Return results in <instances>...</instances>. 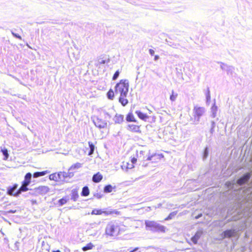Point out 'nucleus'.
Wrapping results in <instances>:
<instances>
[{
  "label": "nucleus",
  "instance_id": "obj_1",
  "mask_svg": "<svg viewBox=\"0 0 252 252\" xmlns=\"http://www.w3.org/2000/svg\"><path fill=\"white\" fill-rule=\"evenodd\" d=\"M251 175L249 173L244 174L242 176L235 181V180L231 182H226L225 185L229 189L236 190L235 187L242 186L247 185V187L245 189H240L239 192H242L244 204V215L248 216L252 220V187H250L248 184Z\"/></svg>",
  "mask_w": 252,
  "mask_h": 252
},
{
  "label": "nucleus",
  "instance_id": "obj_2",
  "mask_svg": "<svg viewBox=\"0 0 252 252\" xmlns=\"http://www.w3.org/2000/svg\"><path fill=\"white\" fill-rule=\"evenodd\" d=\"M145 224L147 230L154 232L164 233L165 232L166 227L157 221L146 220Z\"/></svg>",
  "mask_w": 252,
  "mask_h": 252
},
{
  "label": "nucleus",
  "instance_id": "obj_3",
  "mask_svg": "<svg viewBox=\"0 0 252 252\" xmlns=\"http://www.w3.org/2000/svg\"><path fill=\"white\" fill-rule=\"evenodd\" d=\"M129 88L128 81L126 79L121 80L115 87L116 93H120L123 96H127Z\"/></svg>",
  "mask_w": 252,
  "mask_h": 252
},
{
  "label": "nucleus",
  "instance_id": "obj_4",
  "mask_svg": "<svg viewBox=\"0 0 252 252\" xmlns=\"http://www.w3.org/2000/svg\"><path fill=\"white\" fill-rule=\"evenodd\" d=\"M119 230V227L116 223L110 222L106 226L105 233L107 235L115 236L118 235Z\"/></svg>",
  "mask_w": 252,
  "mask_h": 252
},
{
  "label": "nucleus",
  "instance_id": "obj_5",
  "mask_svg": "<svg viewBox=\"0 0 252 252\" xmlns=\"http://www.w3.org/2000/svg\"><path fill=\"white\" fill-rule=\"evenodd\" d=\"M205 108L203 107L195 106L193 109V114L194 117V123L195 124H198L200 122V118L205 113Z\"/></svg>",
  "mask_w": 252,
  "mask_h": 252
},
{
  "label": "nucleus",
  "instance_id": "obj_6",
  "mask_svg": "<svg viewBox=\"0 0 252 252\" xmlns=\"http://www.w3.org/2000/svg\"><path fill=\"white\" fill-rule=\"evenodd\" d=\"M104 214L105 216L118 215L119 212L116 210L107 209L106 210L101 209H94L91 213L92 215H99Z\"/></svg>",
  "mask_w": 252,
  "mask_h": 252
},
{
  "label": "nucleus",
  "instance_id": "obj_7",
  "mask_svg": "<svg viewBox=\"0 0 252 252\" xmlns=\"http://www.w3.org/2000/svg\"><path fill=\"white\" fill-rule=\"evenodd\" d=\"M92 119L95 126L99 129L105 128L107 126V123L104 120L95 116Z\"/></svg>",
  "mask_w": 252,
  "mask_h": 252
},
{
  "label": "nucleus",
  "instance_id": "obj_8",
  "mask_svg": "<svg viewBox=\"0 0 252 252\" xmlns=\"http://www.w3.org/2000/svg\"><path fill=\"white\" fill-rule=\"evenodd\" d=\"M50 189L48 187L45 186H40L37 188H34L32 192H30L31 194H41L44 195L49 192Z\"/></svg>",
  "mask_w": 252,
  "mask_h": 252
},
{
  "label": "nucleus",
  "instance_id": "obj_9",
  "mask_svg": "<svg viewBox=\"0 0 252 252\" xmlns=\"http://www.w3.org/2000/svg\"><path fill=\"white\" fill-rule=\"evenodd\" d=\"M18 185L17 184H15L12 186H10L7 188V193L9 195H12L15 197L19 196V194H17V190Z\"/></svg>",
  "mask_w": 252,
  "mask_h": 252
},
{
  "label": "nucleus",
  "instance_id": "obj_10",
  "mask_svg": "<svg viewBox=\"0 0 252 252\" xmlns=\"http://www.w3.org/2000/svg\"><path fill=\"white\" fill-rule=\"evenodd\" d=\"M218 63L221 64L220 68L222 70H225L228 74H232L234 70V67L233 66L228 65L222 62H219Z\"/></svg>",
  "mask_w": 252,
  "mask_h": 252
},
{
  "label": "nucleus",
  "instance_id": "obj_11",
  "mask_svg": "<svg viewBox=\"0 0 252 252\" xmlns=\"http://www.w3.org/2000/svg\"><path fill=\"white\" fill-rule=\"evenodd\" d=\"M163 158V156L162 154H155L151 156H148L146 158V160H151L152 162H157V160H159Z\"/></svg>",
  "mask_w": 252,
  "mask_h": 252
},
{
  "label": "nucleus",
  "instance_id": "obj_12",
  "mask_svg": "<svg viewBox=\"0 0 252 252\" xmlns=\"http://www.w3.org/2000/svg\"><path fill=\"white\" fill-rule=\"evenodd\" d=\"M203 230L202 229L198 230L191 238V241L194 244H196L197 243L198 240L200 239L201 236L203 234Z\"/></svg>",
  "mask_w": 252,
  "mask_h": 252
},
{
  "label": "nucleus",
  "instance_id": "obj_13",
  "mask_svg": "<svg viewBox=\"0 0 252 252\" xmlns=\"http://www.w3.org/2000/svg\"><path fill=\"white\" fill-rule=\"evenodd\" d=\"M235 233V230L234 229H227L224 231L221 234L222 238H230L234 236Z\"/></svg>",
  "mask_w": 252,
  "mask_h": 252
},
{
  "label": "nucleus",
  "instance_id": "obj_14",
  "mask_svg": "<svg viewBox=\"0 0 252 252\" xmlns=\"http://www.w3.org/2000/svg\"><path fill=\"white\" fill-rule=\"evenodd\" d=\"M127 130L133 132L140 133V126L135 125H128L126 127Z\"/></svg>",
  "mask_w": 252,
  "mask_h": 252
},
{
  "label": "nucleus",
  "instance_id": "obj_15",
  "mask_svg": "<svg viewBox=\"0 0 252 252\" xmlns=\"http://www.w3.org/2000/svg\"><path fill=\"white\" fill-rule=\"evenodd\" d=\"M113 120L115 124H121L124 121V116L122 114H116Z\"/></svg>",
  "mask_w": 252,
  "mask_h": 252
},
{
  "label": "nucleus",
  "instance_id": "obj_16",
  "mask_svg": "<svg viewBox=\"0 0 252 252\" xmlns=\"http://www.w3.org/2000/svg\"><path fill=\"white\" fill-rule=\"evenodd\" d=\"M32 177V174L30 172L27 173L25 177H24V180L22 182L23 184L25 185L29 186L30 183H31V180Z\"/></svg>",
  "mask_w": 252,
  "mask_h": 252
},
{
  "label": "nucleus",
  "instance_id": "obj_17",
  "mask_svg": "<svg viewBox=\"0 0 252 252\" xmlns=\"http://www.w3.org/2000/svg\"><path fill=\"white\" fill-rule=\"evenodd\" d=\"M102 175L99 172H97L93 175L92 177V181L94 183H97L100 182L102 180Z\"/></svg>",
  "mask_w": 252,
  "mask_h": 252
},
{
  "label": "nucleus",
  "instance_id": "obj_18",
  "mask_svg": "<svg viewBox=\"0 0 252 252\" xmlns=\"http://www.w3.org/2000/svg\"><path fill=\"white\" fill-rule=\"evenodd\" d=\"M135 113L137 114V116L142 120L146 121L149 118V116L147 114L142 112L140 111H136Z\"/></svg>",
  "mask_w": 252,
  "mask_h": 252
},
{
  "label": "nucleus",
  "instance_id": "obj_19",
  "mask_svg": "<svg viewBox=\"0 0 252 252\" xmlns=\"http://www.w3.org/2000/svg\"><path fill=\"white\" fill-rule=\"evenodd\" d=\"M79 196L76 189H73L71 190L70 199L73 201H76Z\"/></svg>",
  "mask_w": 252,
  "mask_h": 252
},
{
  "label": "nucleus",
  "instance_id": "obj_20",
  "mask_svg": "<svg viewBox=\"0 0 252 252\" xmlns=\"http://www.w3.org/2000/svg\"><path fill=\"white\" fill-rule=\"evenodd\" d=\"M49 171L48 170L42 171L40 172H35L33 174V177L36 178L39 177L43 176L49 173Z\"/></svg>",
  "mask_w": 252,
  "mask_h": 252
},
{
  "label": "nucleus",
  "instance_id": "obj_21",
  "mask_svg": "<svg viewBox=\"0 0 252 252\" xmlns=\"http://www.w3.org/2000/svg\"><path fill=\"white\" fill-rule=\"evenodd\" d=\"M126 119L127 122H137V120L135 119L133 114L131 112H129L127 114Z\"/></svg>",
  "mask_w": 252,
  "mask_h": 252
},
{
  "label": "nucleus",
  "instance_id": "obj_22",
  "mask_svg": "<svg viewBox=\"0 0 252 252\" xmlns=\"http://www.w3.org/2000/svg\"><path fill=\"white\" fill-rule=\"evenodd\" d=\"M28 185H25L22 183L21 186L20 187L19 189L17 190V194L19 195L23 192L27 191L29 190V189L28 188Z\"/></svg>",
  "mask_w": 252,
  "mask_h": 252
},
{
  "label": "nucleus",
  "instance_id": "obj_23",
  "mask_svg": "<svg viewBox=\"0 0 252 252\" xmlns=\"http://www.w3.org/2000/svg\"><path fill=\"white\" fill-rule=\"evenodd\" d=\"M126 96H123L122 94H120L119 98V102L123 106L126 105L128 102V100L126 98Z\"/></svg>",
  "mask_w": 252,
  "mask_h": 252
},
{
  "label": "nucleus",
  "instance_id": "obj_24",
  "mask_svg": "<svg viewBox=\"0 0 252 252\" xmlns=\"http://www.w3.org/2000/svg\"><path fill=\"white\" fill-rule=\"evenodd\" d=\"M145 153L143 151H140L139 152L138 151H136V157L139 160H146L144 156Z\"/></svg>",
  "mask_w": 252,
  "mask_h": 252
},
{
  "label": "nucleus",
  "instance_id": "obj_25",
  "mask_svg": "<svg viewBox=\"0 0 252 252\" xmlns=\"http://www.w3.org/2000/svg\"><path fill=\"white\" fill-rule=\"evenodd\" d=\"M90 190L88 186H84L82 188L81 195L82 196H87L89 195Z\"/></svg>",
  "mask_w": 252,
  "mask_h": 252
},
{
  "label": "nucleus",
  "instance_id": "obj_26",
  "mask_svg": "<svg viewBox=\"0 0 252 252\" xmlns=\"http://www.w3.org/2000/svg\"><path fill=\"white\" fill-rule=\"evenodd\" d=\"M58 182H61L62 184L64 183V178L63 177L64 174L62 172H59L57 173Z\"/></svg>",
  "mask_w": 252,
  "mask_h": 252
},
{
  "label": "nucleus",
  "instance_id": "obj_27",
  "mask_svg": "<svg viewBox=\"0 0 252 252\" xmlns=\"http://www.w3.org/2000/svg\"><path fill=\"white\" fill-rule=\"evenodd\" d=\"M115 188V186L112 187L111 185H107L104 187L103 191L105 193H110L112 191L113 189Z\"/></svg>",
  "mask_w": 252,
  "mask_h": 252
},
{
  "label": "nucleus",
  "instance_id": "obj_28",
  "mask_svg": "<svg viewBox=\"0 0 252 252\" xmlns=\"http://www.w3.org/2000/svg\"><path fill=\"white\" fill-rule=\"evenodd\" d=\"M218 110V107L216 105L215 103L211 107V116L213 118H215L217 116V112Z\"/></svg>",
  "mask_w": 252,
  "mask_h": 252
},
{
  "label": "nucleus",
  "instance_id": "obj_29",
  "mask_svg": "<svg viewBox=\"0 0 252 252\" xmlns=\"http://www.w3.org/2000/svg\"><path fill=\"white\" fill-rule=\"evenodd\" d=\"M69 198L67 196H65L58 200V203L60 206H63L68 201Z\"/></svg>",
  "mask_w": 252,
  "mask_h": 252
},
{
  "label": "nucleus",
  "instance_id": "obj_30",
  "mask_svg": "<svg viewBox=\"0 0 252 252\" xmlns=\"http://www.w3.org/2000/svg\"><path fill=\"white\" fill-rule=\"evenodd\" d=\"M88 143H89V148H90V151L89 152L88 155L89 156H91L94 153L95 147L92 142H89Z\"/></svg>",
  "mask_w": 252,
  "mask_h": 252
},
{
  "label": "nucleus",
  "instance_id": "obj_31",
  "mask_svg": "<svg viewBox=\"0 0 252 252\" xmlns=\"http://www.w3.org/2000/svg\"><path fill=\"white\" fill-rule=\"evenodd\" d=\"M1 152L3 156V159L7 160L9 157V154L8 153V151L6 148H3L1 149Z\"/></svg>",
  "mask_w": 252,
  "mask_h": 252
},
{
  "label": "nucleus",
  "instance_id": "obj_32",
  "mask_svg": "<svg viewBox=\"0 0 252 252\" xmlns=\"http://www.w3.org/2000/svg\"><path fill=\"white\" fill-rule=\"evenodd\" d=\"M94 247V245L92 243H90L87 244L86 246L83 247L82 248V250L83 251H87L89 250H92Z\"/></svg>",
  "mask_w": 252,
  "mask_h": 252
},
{
  "label": "nucleus",
  "instance_id": "obj_33",
  "mask_svg": "<svg viewBox=\"0 0 252 252\" xmlns=\"http://www.w3.org/2000/svg\"><path fill=\"white\" fill-rule=\"evenodd\" d=\"M107 96L108 99L113 100L114 97V93L112 89H110L107 93Z\"/></svg>",
  "mask_w": 252,
  "mask_h": 252
},
{
  "label": "nucleus",
  "instance_id": "obj_34",
  "mask_svg": "<svg viewBox=\"0 0 252 252\" xmlns=\"http://www.w3.org/2000/svg\"><path fill=\"white\" fill-rule=\"evenodd\" d=\"M177 214V211H174L169 214L168 216L164 219V220H168L173 219Z\"/></svg>",
  "mask_w": 252,
  "mask_h": 252
},
{
  "label": "nucleus",
  "instance_id": "obj_35",
  "mask_svg": "<svg viewBox=\"0 0 252 252\" xmlns=\"http://www.w3.org/2000/svg\"><path fill=\"white\" fill-rule=\"evenodd\" d=\"M82 166V164L79 162L73 164L70 167V170L79 169Z\"/></svg>",
  "mask_w": 252,
  "mask_h": 252
},
{
  "label": "nucleus",
  "instance_id": "obj_36",
  "mask_svg": "<svg viewBox=\"0 0 252 252\" xmlns=\"http://www.w3.org/2000/svg\"><path fill=\"white\" fill-rule=\"evenodd\" d=\"M209 155V149L208 147H206L203 151V159L204 160H205L208 157Z\"/></svg>",
  "mask_w": 252,
  "mask_h": 252
},
{
  "label": "nucleus",
  "instance_id": "obj_37",
  "mask_svg": "<svg viewBox=\"0 0 252 252\" xmlns=\"http://www.w3.org/2000/svg\"><path fill=\"white\" fill-rule=\"evenodd\" d=\"M49 179L50 180H53L56 182H58L57 173H53L49 176Z\"/></svg>",
  "mask_w": 252,
  "mask_h": 252
},
{
  "label": "nucleus",
  "instance_id": "obj_38",
  "mask_svg": "<svg viewBox=\"0 0 252 252\" xmlns=\"http://www.w3.org/2000/svg\"><path fill=\"white\" fill-rule=\"evenodd\" d=\"M178 96L177 94H175L173 90L172 91V94L170 96V99L171 101H174Z\"/></svg>",
  "mask_w": 252,
  "mask_h": 252
},
{
  "label": "nucleus",
  "instance_id": "obj_39",
  "mask_svg": "<svg viewBox=\"0 0 252 252\" xmlns=\"http://www.w3.org/2000/svg\"><path fill=\"white\" fill-rule=\"evenodd\" d=\"M205 95L207 102H208L211 99L210 92L209 87L207 88Z\"/></svg>",
  "mask_w": 252,
  "mask_h": 252
},
{
  "label": "nucleus",
  "instance_id": "obj_40",
  "mask_svg": "<svg viewBox=\"0 0 252 252\" xmlns=\"http://www.w3.org/2000/svg\"><path fill=\"white\" fill-rule=\"evenodd\" d=\"M50 247L49 246L44 242V241H43L42 242V250H45L46 251H49Z\"/></svg>",
  "mask_w": 252,
  "mask_h": 252
},
{
  "label": "nucleus",
  "instance_id": "obj_41",
  "mask_svg": "<svg viewBox=\"0 0 252 252\" xmlns=\"http://www.w3.org/2000/svg\"><path fill=\"white\" fill-rule=\"evenodd\" d=\"M120 73V71L119 70H117L114 73L112 79L113 80H116L119 77Z\"/></svg>",
  "mask_w": 252,
  "mask_h": 252
},
{
  "label": "nucleus",
  "instance_id": "obj_42",
  "mask_svg": "<svg viewBox=\"0 0 252 252\" xmlns=\"http://www.w3.org/2000/svg\"><path fill=\"white\" fill-rule=\"evenodd\" d=\"M11 33L14 37L22 40V37L19 34L15 33L13 31H11Z\"/></svg>",
  "mask_w": 252,
  "mask_h": 252
},
{
  "label": "nucleus",
  "instance_id": "obj_43",
  "mask_svg": "<svg viewBox=\"0 0 252 252\" xmlns=\"http://www.w3.org/2000/svg\"><path fill=\"white\" fill-rule=\"evenodd\" d=\"M103 195L100 192H97L94 194V196L97 199L102 198Z\"/></svg>",
  "mask_w": 252,
  "mask_h": 252
},
{
  "label": "nucleus",
  "instance_id": "obj_44",
  "mask_svg": "<svg viewBox=\"0 0 252 252\" xmlns=\"http://www.w3.org/2000/svg\"><path fill=\"white\" fill-rule=\"evenodd\" d=\"M71 170H70V168H69L68 170V171L67 172L68 179L72 178L74 175V173L73 172H71L70 171Z\"/></svg>",
  "mask_w": 252,
  "mask_h": 252
},
{
  "label": "nucleus",
  "instance_id": "obj_45",
  "mask_svg": "<svg viewBox=\"0 0 252 252\" xmlns=\"http://www.w3.org/2000/svg\"><path fill=\"white\" fill-rule=\"evenodd\" d=\"M62 173L64 174L63 176V177L64 178V183L68 182V178L67 172L63 171V172H62Z\"/></svg>",
  "mask_w": 252,
  "mask_h": 252
},
{
  "label": "nucleus",
  "instance_id": "obj_46",
  "mask_svg": "<svg viewBox=\"0 0 252 252\" xmlns=\"http://www.w3.org/2000/svg\"><path fill=\"white\" fill-rule=\"evenodd\" d=\"M98 63L100 64H105L106 63V60L103 59H99L98 60Z\"/></svg>",
  "mask_w": 252,
  "mask_h": 252
},
{
  "label": "nucleus",
  "instance_id": "obj_47",
  "mask_svg": "<svg viewBox=\"0 0 252 252\" xmlns=\"http://www.w3.org/2000/svg\"><path fill=\"white\" fill-rule=\"evenodd\" d=\"M93 27L94 26L92 24H87L85 26V28L87 29H91L93 28Z\"/></svg>",
  "mask_w": 252,
  "mask_h": 252
},
{
  "label": "nucleus",
  "instance_id": "obj_48",
  "mask_svg": "<svg viewBox=\"0 0 252 252\" xmlns=\"http://www.w3.org/2000/svg\"><path fill=\"white\" fill-rule=\"evenodd\" d=\"M149 54L151 55V56H153L155 54V51L154 50L152 49H149Z\"/></svg>",
  "mask_w": 252,
  "mask_h": 252
},
{
  "label": "nucleus",
  "instance_id": "obj_49",
  "mask_svg": "<svg viewBox=\"0 0 252 252\" xmlns=\"http://www.w3.org/2000/svg\"><path fill=\"white\" fill-rule=\"evenodd\" d=\"M216 126V123L214 121H211V128H214Z\"/></svg>",
  "mask_w": 252,
  "mask_h": 252
},
{
  "label": "nucleus",
  "instance_id": "obj_50",
  "mask_svg": "<svg viewBox=\"0 0 252 252\" xmlns=\"http://www.w3.org/2000/svg\"><path fill=\"white\" fill-rule=\"evenodd\" d=\"M137 161V158H133L131 160V163H132V164H133L134 163H135Z\"/></svg>",
  "mask_w": 252,
  "mask_h": 252
},
{
  "label": "nucleus",
  "instance_id": "obj_51",
  "mask_svg": "<svg viewBox=\"0 0 252 252\" xmlns=\"http://www.w3.org/2000/svg\"><path fill=\"white\" fill-rule=\"evenodd\" d=\"M16 212V210H10L9 211H7V213H11V214H14Z\"/></svg>",
  "mask_w": 252,
  "mask_h": 252
},
{
  "label": "nucleus",
  "instance_id": "obj_52",
  "mask_svg": "<svg viewBox=\"0 0 252 252\" xmlns=\"http://www.w3.org/2000/svg\"><path fill=\"white\" fill-rule=\"evenodd\" d=\"M202 216V214L200 213L195 217V219H198Z\"/></svg>",
  "mask_w": 252,
  "mask_h": 252
},
{
  "label": "nucleus",
  "instance_id": "obj_53",
  "mask_svg": "<svg viewBox=\"0 0 252 252\" xmlns=\"http://www.w3.org/2000/svg\"><path fill=\"white\" fill-rule=\"evenodd\" d=\"M19 242H16V243H15V247L16 248V250H18L19 249V247H18V244H19Z\"/></svg>",
  "mask_w": 252,
  "mask_h": 252
},
{
  "label": "nucleus",
  "instance_id": "obj_54",
  "mask_svg": "<svg viewBox=\"0 0 252 252\" xmlns=\"http://www.w3.org/2000/svg\"><path fill=\"white\" fill-rule=\"evenodd\" d=\"M159 57L158 55H155L154 57V60L155 61H157L159 59Z\"/></svg>",
  "mask_w": 252,
  "mask_h": 252
},
{
  "label": "nucleus",
  "instance_id": "obj_55",
  "mask_svg": "<svg viewBox=\"0 0 252 252\" xmlns=\"http://www.w3.org/2000/svg\"><path fill=\"white\" fill-rule=\"evenodd\" d=\"M215 129L214 128H211H211L210 129V133L211 134H213V133L214 132V131H215V129Z\"/></svg>",
  "mask_w": 252,
  "mask_h": 252
},
{
  "label": "nucleus",
  "instance_id": "obj_56",
  "mask_svg": "<svg viewBox=\"0 0 252 252\" xmlns=\"http://www.w3.org/2000/svg\"><path fill=\"white\" fill-rule=\"evenodd\" d=\"M31 202H32V205H34V204H37V201L36 200L32 199L31 200Z\"/></svg>",
  "mask_w": 252,
  "mask_h": 252
},
{
  "label": "nucleus",
  "instance_id": "obj_57",
  "mask_svg": "<svg viewBox=\"0 0 252 252\" xmlns=\"http://www.w3.org/2000/svg\"><path fill=\"white\" fill-rule=\"evenodd\" d=\"M133 167H134V166L133 165V164H128V166H127V168L128 169H131V168H133Z\"/></svg>",
  "mask_w": 252,
  "mask_h": 252
},
{
  "label": "nucleus",
  "instance_id": "obj_58",
  "mask_svg": "<svg viewBox=\"0 0 252 252\" xmlns=\"http://www.w3.org/2000/svg\"><path fill=\"white\" fill-rule=\"evenodd\" d=\"M138 249V248H136L134 250L130 251L129 252H140L137 251Z\"/></svg>",
  "mask_w": 252,
  "mask_h": 252
},
{
  "label": "nucleus",
  "instance_id": "obj_59",
  "mask_svg": "<svg viewBox=\"0 0 252 252\" xmlns=\"http://www.w3.org/2000/svg\"><path fill=\"white\" fill-rule=\"evenodd\" d=\"M105 114L107 115L109 118L111 117L110 115L108 112H105Z\"/></svg>",
  "mask_w": 252,
  "mask_h": 252
},
{
  "label": "nucleus",
  "instance_id": "obj_60",
  "mask_svg": "<svg viewBox=\"0 0 252 252\" xmlns=\"http://www.w3.org/2000/svg\"><path fill=\"white\" fill-rule=\"evenodd\" d=\"M53 252H61L60 250H56V251H53Z\"/></svg>",
  "mask_w": 252,
  "mask_h": 252
}]
</instances>
